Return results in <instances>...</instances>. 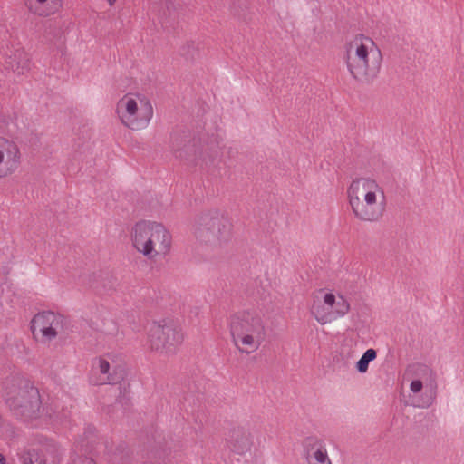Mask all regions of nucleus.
I'll return each mask as SVG.
<instances>
[{"label": "nucleus", "instance_id": "f257e3e1", "mask_svg": "<svg viewBox=\"0 0 464 464\" xmlns=\"http://www.w3.org/2000/svg\"><path fill=\"white\" fill-rule=\"evenodd\" d=\"M347 199L354 217L361 221L379 220L385 210V193L376 179H353L347 188Z\"/></svg>", "mask_w": 464, "mask_h": 464}, {"label": "nucleus", "instance_id": "f03ea898", "mask_svg": "<svg viewBox=\"0 0 464 464\" xmlns=\"http://www.w3.org/2000/svg\"><path fill=\"white\" fill-rule=\"evenodd\" d=\"M344 62L354 79L369 82L378 75L382 54L372 38L357 34L345 45Z\"/></svg>", "mask_w": 464, "mask_h": 464}, {"label": "nucleus", "instance_id": "7ed1b4c3", "mask_svg": "<svg viewBox=\"0 0 464 464\" xmlns=\"http://www.w3.org/2000/svg\"><path fill=\"white\" fill-rule=\"evenodd\" d=\"M133 247L148 259L166 256L171 250L172 236L161 223L151 220L137 222L131 230Z\"/></svg>", "mask_w": 464, "mask_h": 464}, {"label": "nucleus", "instance_id": "20e7f679", "mask_svg": "<svg viewBox=\"0 0 464 464\" xmlns=\"http://www.w3.org/2000/svg\"><path fill=\"white\" fill-rule=\"evenodd\" d=\"M406 377L410 382V404L420 409L430 407L438 394L436 372L427 364L416 363L408 367Z\"/></svg>", "mask_w": 464, "mask_h": 464}, {"label": "nucleus", "instance_id": "39448f33", "mask_svg": "<svg viewBox=\"0 0 464 464\" xmlns=\"http://www.w3.org/2000/svg\"><path fill=\"white\" fill-rule=\"evenodd\" d=\"M350 308V302L343 295L320 289L312 295L309 312L317 323L324 325L344 317Z\"/></svg>", "mask_w": 464, "mask_h": 464}, {"label": "nucleus", "instance_id": "423d86ee", "mask_svg": "<svg viewBox=\"0 0 464 464\" xmlns=\"http://www.w3.org/2000/svg\"><path fill=\"white\" fill-rule=\"evenodd\" d=\"M116 113L130 129L141 130L148 126L153 115L150 100L140 93H127L117 102Z\"/></svg>", "mask_w": 464, "mask_h": 464}, {"label": "nucleus", "instance_id": "0eeeda50", "mask_svg": "<svg viewBox=\"0 0 464 464\" xmlns=\"http://www.w3.org/2000/svg\"><path fill=\"white\" fill-rule=\"evenodd\" d=\"M184 341L182 328L171 321L163 319L153 322L148 333L147 344L150 351L160 355L174 354Z\"/></svg>", "mask_w": 464, "mask_h": 464}, {"label": "nucleus", "instance_id": "6e6552de", "mask_svg": "<svg viewBox=\"0 0 464 464\" xmlns=\"http://www.w3.org/2000/svg\"><path fill=\"white\" fill-rule=\"evenodd\" d=\"M6 404L23 421L29 422L39 416L41 401L38 390L26 382L22 388L6 389Z\"/></svg>", "mask_w": 464, "mask_h": 464}, {"label": "nucleus", "instance_id": "1a4fd4ad", "mask_svg": "<svg viewBox=\"0 0 464 464\" xmlns=\"http://www.w3.org/2000/svg\"><path fill=\"white\" fill-rule=\"evenodd\" d=\"M124 375L121 357L116 353H106L92 362L91 383L94 385L114 384Z\"/></svg>", "mask_w": 464, "mask_h": 464}, {"label": "nucleus", "instance_id": "9d476101", "mask_svg": "<svg viewBox=\"0 0 464 464\" xmlns=\"http://www.w3.org/2000/svg\"><path fill=\"white\" fill-rule=\"evenodd\" d=\"M66 318L57 313L44 311L35 314L31 321V331L35 339L42 342L53 340L64 328Z\"/></svg>", "mask_w": 464, "mask_h": 464}, {"label": "nucleus", "instance_id": "9b49d317", "mask_svg": "<svg viewBox=\"0 0 464 464\" xmlns=\"http://www.w3.org/2000/svg\"><path fill=\"white\" fill-rule=\"evenodd\" d=\"M22 154L15 141L0 136V179L15 172L21 164Z\"/></svg>", "mask_w": 464, "mask_h": 464}, {"label": "nucleus", "instance_id": "f8f14e48", "mask_svg": "<svg viewBox=\"0 0 464 464\" xmlns=\"http://www.w3.org/2000/svg\"><path fill=\"white\" fill-rule=\"evenodd\" d=\"M53 446V441L43 435L36 436L20 453L19 457L23 464H45V457L42 450H48Z\"/></svg>", "mask_w": 464, "mask_h": 464}, {"label": "nucleus", "instance_id": "ddd939ff", "mask_svg": "<svg viewBox=\"0 0 464 464\" xmlns=\"http://www.w3.org/2000/svg\"><path fill=\"white\" fill-rule=\"evenodd\" d=\"M303 458L305 464H333L327 447L323 440L308 438L303 445Z\"/></svg>", "mask_w": 464, "mask_h": 464}, {"label": "nucleus", "instance_id": "4468645a", "mask_svg": "<svg viewBox=\"0 0 464 464\" xmlns=\"http://www.w3.org/2000/svg\"><path fill=\"white\" fill-rule=\"evenodd\" d=\"M265 327L256 326L250 335L237 333V339H233L236 347L241 352L251 353L256 352L265 339Z\"/></svg>", "mask_w": 464, "mask_h": 464}, {"label": "nucleus", "instance_id": "2eb2a0df", "mask_svg": "<svg viewBox=\"0 0 464 464\" xmlns=\"http://www.w3.org/2000/svg\"><path fill=\"white\" fill-rule=\"evenodd\" d=\"M30 14L38 17H50L59 14L63 7V0H25Z\"/></svg>", "mask_w": 464, "mask_h": 464}, {"label": "nucleus", "instance_id": "dca6fc26", "mask_svg": "<svg viewBox=\"0 0 464 464\" xmlns=\"http://www.w3.org/2000/svg\"><path fill=\"white\" fill-rule=\"evenodd\" d=\"M256 326H264L259 317L249 313H242L234 315L230 320V333L233 339H237V333L250 335Z\"/></svg>", "mask_w": 464, "mask_h": 464}, {"label": "nucleus", "instance_id": "f3484780", "mask_svg": "<svg viewBox=\"0 0 464 464\" xmlns=\"http://www.w3.org/2000/svg\"><path fill=\"white\" fill-rule=\"evenodd\" d=\"M2 54L5 57V63L14 72L23 74L30 68V59L28 53L21 47L13 46L10 53L1 50Z\"/></svg>", "mask_w": 464, "mask_h": 464}, {"label": "nucleus", "instance_id": "a211bd4d", "mask_svg": "<svg viewBox=\"0 0 464 464\" xmlns=\"http://www.w3.org/2000/svg\"><path fill=\"white\" fill-rule=\"evenodd\" d=\"M229 450L237 454H243L250 450L252 447V436L243 427L234 428L227 438Z\"/></svg>", "mask_w": 464, "mask_h": 464}, {"label": "nucleus", "instance_id": "6ab92c4d", "mask_svg": "<svg viewBox=\"0 0 464 464\" xmlns=\"http://www.w3.org/2000/svg\"><path fill=\"white\" fill-rule=\"evenodd\" d=\"M377 357V352L373 348H370L364 352L360 360L356 362L355 368L358 372L365 373L368 371L369 364Z\"/></svg>", "mask_w": 464, "mask_h": 464}, {"label": "nucleus", "instance_id": "aec40b11", "mask_svg": "<svg viewBox=\"0 0 464 464\" xmlns=\"http://www.w3.org/2000/svg\"><path fill=\"white\" fill-rule=\"evenodd\" d=\"M231 231V224L228 220L222 218V220H218V237L221 238H226L227 236L230 234Z\"/></svg>", "mask_w": 464, "mask_h": 464}, {"label": "nucleus", "instance_id": "412c9836", "mask_svg": "<svg viewBox=\"0 0 464 464\" xmlns=\"http://www.w3.org/2000/svg\"><path fill=\"white\" fill-rule=\"evenodd\" d=\"M5 458L2 455H0V464H5Z\"/></svg>", "mask_w": 464, "mask_h": 464}, {"label": "nucleus", "instance_id": "4be33fe9", "mask_svg": "<svg viewBox=\"0 0 464 464\" xmlns=\"http://www.w3.org/2000/svg\"><path fill=\"white\" fill-rule=\"evenodd\" d=\"M218 220H219V219H218L217 221H214V224H217V222L218 223Z\"/></svg>", "mask_w": 464, "mask_h": 464}, {"label": "nucleus", "instance_id": "5701e85b", "mask_svg": "<svg viewBox=\"0 0 464 464\" xmlns=\"http://www.w3.org/2000/svg\"><path fill=\"white\" fill-rule=\"evenodd\" d=\"M92 464H95V463H92Z\"/></svg>", "mask_w": 464, "mask_h": 464}]
</instances>
